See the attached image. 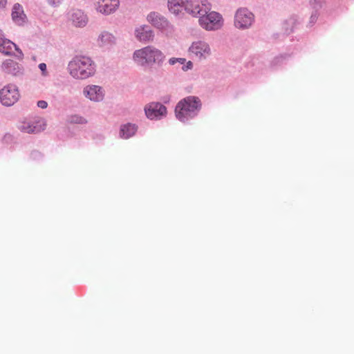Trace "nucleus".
<instances>
[{
    "label": "nucleus",
    "mask_w": 354,
    "mask_h": 354,
    "mask_svg": "<svg viewBox=\"0 0 354 354\" xmlns=\"http://www.w3.org/2000/svg\"><path fill=\"white\" fill-rule=\"evenodd\" d=\"M133 60L136 64L142 67L160 66L165 61L164 53L153 46H147L134 51Z\"/></svg>",
    "instance_id": "obj_1"
},
{
    "label": "nucleus",
    "mask_w": 354,
    "mask_h": 354,
    "mask_svg": "<svg viewBox=\"0 0 354 354\" xmlns=\"http://www.w3.org/2000/svg\"><path fill=\"white\" fill-rule=\"evenodd\" d=\"M68 71L75 79L85 80L95 73L94 62L86 56H75L68 64Z\"/></svg>",
    "instance_id": "obj_2"
},
{
    "label": "nucleus",
    "mask_w": 354,
    "mask_h": 354,
    "mask_svg": "<svg viewBox=\"0 0 354 354\" xmlns=\"http://www.w3.org/2000/svg\"><path fill=\"white\" fill-rule=\"evenodd\" d=\"M201 108V102L198 97L188 96L177 104L176 116L179 120L185 122L196 115Z\"/></svg>",
    "instance_id": "obj_3"
},
{
    "label": "nucleus",
    "mask_w": 354,
    "mask_h": 354,
    "mask_svg": "<svg viewBox=\"0 0 354 354\" xmlns=\"http://www.w3.org/2000/svg\"><path fill=\"white\" fill-rule=\"evenodd\" d=\"M198 24L206 30H217L223 27L224 19L219 12L210 10L203 16H200Z\"/></svg>",
    "instance_id": "obj_4"
},
{
    "label": "nucleus",
    "mask_w": 354,
    "mask_h": 354,
    "mask_svg": "<svg viewBox=\"0 0 354 354\" xmlns=\"http://www.w3.org/2000/svg\"><path fill=\"white\" fill-rule=\"evenodd\" d=\"M188 53L192 59L203 61L211 56L212 50L208 43L198 40L192 43Z\"/></svg>",
    "instance_id": "obj_5"
},
{
    "label": "nucleus",
    "mask_w": 354,
    "mask_h": 354,
    "mask_svg": "<svg viewBox=\"0 0 354 354\" xmlns=\"http://www.w3.org/2000/svg\"><path fill=\"white\" fill-rule=\"evenodd\" d=\"M19 97L20 93L16 85L10 84L0 90V102L4 106L13 105L19 100Z\"/></svg>",
    "instance_id": "obj_6"
},
{
    "label": "nucleus",
    "mask_w": 354,
    "mask_h": 354,
    "mask_svg": "<svg viewBox=\"0 0 354 354\" xmlns=\"http://www.w3.org/2000/svg\"><path fill=\"white\" fill-rule=\"evenodd\" d=\"M46 126V122L43 118L35 117L21 122L19 129L26 133H37L44 131Z\"/></svg>",
    "instance_id": "obj_7"
},
{
    "label": "nucleus",
    "mask_w": 354,
    "mask_h": 354,
    "mask_svg": "<svg viewBox=\"0 0 354 354\" xmlns=\"http://www.w3.org/2000/svg\"><path fill=\"white\" fill-rule=\"evenodd\" d=\"M187 6V12L193 17H198V19L200 16H203L212 9L211 4L207 0H201L200 1L190 0Z\"/></svg>",
    "instance_id": "obj_8"
},
{
    "label": "nucleus",
    "mask_w": 354,
    "mask_h": 354,
    "mask_svg": "<svg viewBox=\"0 0 354 354\" xmlns=\"http://www.w3.org/2000/svg\"><path fill=\"white\" fill-rule=\"evenodd\" d=\"M254 20L253 14L246 8L237 10L234 17V26L240 29L250 27Z\"/></svg>",
    "instance_id": "obj_9"
},
{
    "label": "nucleus",
    "mask_w": 354,
    "mask_h": 354,
    "mask_svg": "<svg viewBox=\"0 0 354 354\" xmlns=\"http://www.w3.org/2000/svg\"><path fill=\"white\" fill-rule=\"evenodd\" d=\"M145 111L147 117L151 120L160 119L165 116L167 113L166 107L158 102H152L147 104Z\"/></svg>",
    "instance_id": "obj_10"
},
{
    "label": "nucleus",
    "mask_w": 354,
    "mask_h": 354,
    "mask_svg": "<svg viewBox=\"0 0 354 354\" xmlns=\"http://www.w3.org/2000/svg\"><path fill=\"white\" fill-rule=\"evenodd\" d=\"M83 93L86 97L91 101H102L104 96L103 88L97 85H88L84 88Z\"/></svg>",
    "instance_id": "obj_11"
},
{
    "label": "nucleus",
    "mask_w": 354,
    "mask_h": 354,
    "mask_svg": "<svg viewBox=\"0 0 354 354\" xmlns=\"http://www.w3.org/2000/svg\"><path fill=\"white\" fill-rule=\"evenodd\" d=\"M97 10L104 14H110L115 11L119 6V0H95Z\"/></svg>",
    "instance_id": "obj_12"
},
{
    "label": "nucleus",
    "mask_w": 354,
    "mask_h": 354,
    "mask_svg": "<svg viewBox=\"0 0 354 354\" xmlns=\"http://www.w3.org/2000/svg\"><path fill=\"white\" fill-rule=\"evenodd\" d=\"M189 1L190 0H168L169 10L176 15L183 13V11L187 12V6Z\"/></svg>",
    "instance_id": "obj_13"
},
{
    "label": "nucleus",
    "mask_w": 354,
    "mask_h": 354,
    "mask_svg": "<svg viewBox=\"0 0 354 354\" xmlns=\"http://www.w3.org/2000/svg\"><path fill=\"white\" fill-rule=\"evenodd\" d=\"M11 16L13 21L17 25H23L26 20V16L23 7L19 3H15L12 6Z\"/></svg>",
    "instance_id": "obj_14"
},
{
    "label": "nucleus",
    "mask_w": 354,
    "mask_h": 354,
    "mask_svg": "<svg viewBox=\"0 0 354 354\" xmlns=\"http://www.w3.org/2000/svg\"><path fill=\"white\" fill-rule=\"evenodd\" d=\"M136 37L142 42H148L153 40V32L147 26H140L135 31Z\"/></svg>",
    "instance_id": "obj_15"
},
{
    "label": "nucleus",
    "mask_w": 354,
    "mask_h": 354,
    "mask_svg": "<svg viewBox=\"0 0 354 354\" xmlns=\"http://www.w3.org/2000/svg\"><path fill=\"white\" fill-rule=\"evenodd\" d=\"M147 19L152 25L159 29H164L168 26L167 20L156 12H151L147 16Z\"/></svg>",
    "instance_id": "obj_16"
},
{
    "label": "nucleus",
    "mask_w": 354,
    "mask_h": 354,
    "mask_svg": "<svg viewBox=\"0 0 354 354\" xmlns=\"http://www.w3.org/2000/svg\"><path fill=\"white\" fill-rule=\"evenodd\" d=\"M70 19L73 24L77 27L86 26L88 21L87 17L80 10H73L71 14Z\"/></svg>",
    "instance_id": "obj_17"
},
{
    "label": "nucleus",
    "mask_w": 354,
    "mask_h": 354,
    "mask_svg": "<svg viewBox=\"0 0 354 354\" xmlns=\"http://www.w3.org/2000/svg\"><path fill=\"white\" fill-rule=\"evenodd\" d=\"M115 38L110 32L106 31L102 32L97 38V44L100 46H109L115 44Z\"/></svg>",
    "instance_id": "obj_18"
},
{
    "label": "nucleus",
    "mask_w": 354,
    "mask_h": 354,
    "mask_svg": "<svg viewBox=\"0 0 354 354\" xmlns=\"http://www.w3.org/2000/svg\"><path fill=\"white\" fill-rule=\"evenodd\" d=\"M15 50H17V46L9 39H4L0 43V53L6 55H11Z\"/></svg>",
    "instance_id": "obj_19"
},
{
    "label": "nucleus",
    "mask_w": 354,
    "mask_h": 354,
    "mask_svg": "<svg viewBox=\"0 0 354 354\" xmlns=\"http://www.w3.org/2000/svg\"><path fill=\"white\" fill-rule=\"evenodd\" d=\"M137 130L135 124H128L122 127L120 129V136L123 138H129L133 136Z\"/></svg>",
    "instance_id": "obj_20"
},
{
    "label": "nucleus",
    "mask_w": 354,
    "mask_h": 354,
    "mask_svg": "<svg viewBox=\"0 0 354 354\" xmlns=\"http://www.w3.org/2000/svg\"><path fill=\"white\" fill-rule=\"evenodd\" d=\"M3 68L8 73H14L15 70L19 69V66L15 62L9 59L3 63Z\"/></svg>",
    "instance_id": "obj_21"
},
{
    "label": "nucleus",
    "mask_w": 354,
    "mask_h": 354,
    "mask_svg": "<svg viewBox=\"0 0 354 354\" xmlns=\"http://www.w3.org/2000/svg\"><path fill=\"white\" fill-rule=\"evenodd\" d=\"M169 62L171 65H174L177 62L180 63V64H183L185 62V58H171L169 60Z\"/></svg>",
    "instance_id": "obj_22"
},
{
    "label": "nucleus",
    "mask_w": 354,
    "mask_h": 354,
    "mask_svg": "<svg viewBox=\"0 0 354 354\" xmlns=\"http://www.w3.org/2000/svg\"><path fill=\"white\" fill-rule=\"evenodd\" d=\"M37 106L41 109H46L48 106V103L44 100H39L37 102Z\"/></svg>",
    "instance_id": "obj_23"
},
{
    "label": "nucleus",
    "mask_w": 354,
    "mask_h": 354,
    "mask_svg": "<svg viewBox=\"0 0 354 354\" xmlns=\"http://www.w3.org/2000/svg\"><path fill=\"white\" fill-rule=\"evenodd\" d=\"M84 119L82 118H80V117H77V116H73L72 118V122H75L76 123H82L84 122Z\"/></svg>",
    "instance_id": "obj_24"
},
{
    "label": "nucleus",
    "mask_w": 354,
    "mask_h": 354,
    "mask_svg": "<svg viewBox=\"0 0 354 354\" xmlns=\"http://www.w3.org/2000/svg\"><path fill=\"white\" fill-rule=\"evenodd\" d=\"M63 0H48V2L54 6H58Z\"/></svg>",
    "instance_id": "obj_25"
},
{
    "label": "nucleus",
    "mask_w": 354,
    "mask_h": 354,
    "mask_svg": "<svg viewBox=\"0 0 354 354\" xmlns=\"http://www.w3.org/2000/svg\"><path fill=\"white\" fill-rule=\"evenodd\" d=\"M192 66H193L192 62L191 61H189L187 62L186 66L185 67H183V69L184 71L187 70V69H191L192 68Z\"/></svg>",
    "instance_id": "obj_26"
},
{
    "label": "nucleus",
    "mask_w": 354,
    "mask_h": 354,
    "mask_svg": "<svg viewBox=\"0 0 354 354\" xmlns=\"http://www.w3.org/2000/svg\"><path fill=\"white\" fill-rule=\"evenodd\" d=\"M39 68L43 73H44L46 71V64L41 63L39 64Z\"/></svg>",
    "instance_id": "obj_27"
},
{
    "label": "nucleus",
    "mask_w": 354,
    "mask_h": 354,
    "mask_svg": "<svg viewBox=\"0 0 354 354\" xmlns=\"http://www.w3.org/2000/svg\"><path fill=\"white\" fill-rule=\"evenodd\" d=\"M7 0H0V8H3L6 6Z\"/></svg>",
    "instance_id": "obj_28"
},
{
    "label": "nucleus",
    "mask_w": 354,
    "mask_h": 354,
    "mask_svg": "<svg viewBox=\"0 0 354 354\" xmlns=\"http://www.w3.org/2000/svg\"><path fill=\"white\" fill-rule=\"evenodd\" d=\"M4 36L3 35V32L1 30H0V43L4 39Z\"/></svg>",
    "instance_id": "obj_29"
},
{
    "label": "nucleus",
    "mask_w": 354,
    "mask_h": 354,
    "mask_svg": "<svg viewBox=\"0 0 354 354\" xmlns=\"http://www.w3.org/2000/svg\"><path fill=\"white\" fill-rule=\"evenodd\" d=\"M314 1H317V0H313Z\"/></svg>",
    "instance_id": "obj_30"
}]
</instances>
